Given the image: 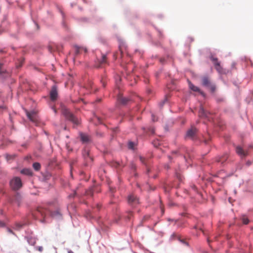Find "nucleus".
I'll return each mask as SVG.
<instances>
[{
    "label": "nucleus",
    "mask_w": 253,
    "mask_h": 253,
    "mask_svg": "<svg viewBox=\"0 0 253 253\" xmlns=\"http://www.w3.org/2000/svg\"><path fill=\"white\" fill-rule=\"evenodd\" d=\"M22 225H21L20 224H17V226H18L17 228H21L22 227Z\"/></svg>",
    "instance_id": "nucleus-29"
},
{
    "label": "nucleus",
    "mask_w": 253,
    "mask_h": 253,
    "mask_svg": "<svg viewBox=\"0 0 253 253\" xmlns=\"http://www.w3.org/2000/svg\"><path fill=\"white\" fill-rule=\"evenodd\" d=\"M26 114L28 118L32 122L36 123L38 121L37 113L35 111L31 112H26Z\"/></svg>",
    "instance_id": "nucleus-5"
},
{
    "label": "nucleus",
    "mask_w": 253,
    "mask_h": 253,
    "mask_svg": "<svg viewBox=\"0 0 253 253\" xmlns=\"http://www.w3.org/2000/svg\"><path fill=\"white\" fill-rule=\"evenodd\" d=\"M197 132V129L194 127H192L190 129H189L187 131L186 137L187 138H189L190 139H194L196 136Z\"/></svg>",
    "instance_id": "nucleus-7"
},
{
    "label": "nucleus",
    "mask_w": 253,
    "mask_h": 253,
    "mask_svg": "<svg viewBox=\"0 0 253 253\" xmlns=\"http://www.w3.org/2000/svg\"><path fill=\"white\" fill-rule=\"evenodd\" d=\"M18 199H20V196L19 195H17L16 196V200L18 201Z\"/></svg>",
    "instance_id": "nucleus-27"
},
{
    "label": "nucleus",
    "mask_w": 253,
    "mask_h": 253,
    "mask_svg": "<svg viewBox=\"0 0 253 253\" xmlns=\"http://www.w3.org/2000/svg\"><path fill=\"white\" fill-rule=\"evenodd\" d=\"M5 74L6 76L8 75V73L6 72V69L3 67V64L0 63V75L3 76Z\"/></svg>",
    "instance_id": "nucleus-13"
},
{
    "label": "nucleus",
    "mask_w": 253,
    "mask_h": 253,
    "mask_svg": "<svg viewBox=\"0 0 253 253\" xmlns=\"http://www.w3.org/2000/svg\"><path fill=\"white\" fill-rule=\"evenodd\" d=\"M242 221H243V223L245 224H247L249 222V220L248 218L245 216H244L242 217Z\"/></svg>",
    "instance_id": "nucleus-21"
},
{
    "label": "nucleus",
    "mask_w": 253,
    "mask_h": 253,
    "mask_svg": "<svg viewBox=\"0 0 253 253\" xmlns=\"http://www.w3.org/2000/svg\"><path fill=\"white\" fill-rule=\"evenodd\" d=\"M99 67L102 66L103 65L107 63V58L106 56L104 54H103L102 55L101 60H100L99 61Z\"/></svg>",
    "instance_id": "nucleus-16"
},
{
    "label": "nucleus",
    "mask_w": 253,
    "mask_h": 253,
    "mask_svg": "<svg viewBox=\"0 0 253 253\" xmlns=\"http://www.w3.org/2000/svg\"><path fill=\"white\" fill-rule=\"evenodd\" d=\"M40 213L41 214L42 216H44V215H45L44 213H42L41 212V213Z\"/></svg>",
    "instance_id": "nucleus-31"
},
{
    "label": "nucleus",
    "mask_w": 253,
    "mask_h": 253,
    "mask_svg": "<svg viewBox=\"0 0 253 253\" xmlns=\"http://www.w3.org/2000/svg\"><path fill=\"white\" fill-rule=\"evenodd\" d=\"M236 152L242 157H245L248 155L247 152L244 151L243 149L239 146L236 147Z\"/></svg>",
    "instance_id": "nucleus-10"
},
{
    "label": "nucleus",
    "mask_w": 253,
    "mask_h": 253,
    "mask_svg": "<svg viewBox=\"0 0 253 253\" xmlns=\"http://www.w3.org/2000/svg\"><path fill=\"white\" fill-rule=\"evenodd\" d=\"M228 157L227 155L223 156L222 158H220V160H218V162H220L223 163L225 161H226Z\"/></svg>",
    "instance_id": "nucleus-22"
},
{
    "label": "nucleus",
    "mask_w": 253,
    "mask_h": 253,
    "mask_svg": "<svg viewBox=\"0 0 253 253\" xmlns=\"http://www.w3.org/2000/svg\"><path fill=\"white\" fill-rule=\"evenodd\" d=\"M171 220H172L171 219H170V218L168 219V221H171Z\"/></svg>",
    "instance_id": "nucleus-36"
},
{
    "label": "nucleus",
    "mask_w": 253,
    "mask_h": 253,
    "mask_svg": "<svg viewBox=\"0 0 253 253\" xmlns=\"http://www.w3.org/2000/svg\"><path fill=\"white\" fill-rule=\"evenodd\" d=\"M127 201L128 204L132 206H135L139 203L138 198L133 194L128 196Z\"/></svg>",
    "instance_id": "nucleus-4"
},
{
    "label": "nucleus",
    "mask_w": 253,
    "mask_h": 253,
    "mask_svg": "<svg viewBox=\"0 0 253 253\" xmlns=\"http://www.w3.org/2000/svg\"><path fill=\"white\" fill-rule=\"evenodd\" d=\"M89 194H90L92 195V192H91V191H90V192H89Z\"/></svg>",
    "instance_id": "nucleus-37"
},
{
    "label": "nucleus",
    "mask_w": 253,
    "mask_h": 253,
    "mask_svg": "<svg viewBox=\"0 0 253 253\" xmlns=\"http://www.w3.org/2000/svg\"><path fill=\"white\" fill-rule=\"evenodd\" d=\"M151 134H153L154 133V129L153 128H150L149 129Z\"/></svg>",
    "instance_id": "nucleus-25"
},
{
    "label": "nucleus",
    "mask_w": 253,
    "mask_h": 253,
    "mask_svg": "<svg viewBox=\"0 0 253 253\" xmlns=\"http://www.w3.org/2000/svg\"><path fill=\"white\" fill-rule=\"evenodd\" d=\"M33 167L34 169L37 171L40 170V169H41V165L39 163H34L33 164Z\"/></svg>",
    "instance_id": "nucleus-18"
},
{
    "label": "nucleus",
    "mask_w": 253,
    "mask_h": 253,
    "mask_svg": "<svg viewBox=\"0 0 253 253\" xmlns=\"http://www.w3.org/2000/svg\"><path fill=\"white\" fill-rule=\"evenodd\" d=\"M134 145H135V144L134 142H129L128 143V147L129 149H133L134 148Z\"/></svg>",
    "instance_id": "nucleus-20"
},
{
    "label": "nucleus",
    "mask_w": 253,
    "mask_h": 253,
    "mask_svg": "<svg viewBox=\"0 0 253 253\" xmlns=\"http://www.w3.org/2000/svg\"><path fill=\"white\" fill-rule=\"evenodd\" d=\"M21 173L27 175H31L32 171L30 169H24L21 170Z\"/></svg>",
    "instance_id": "nucleus-15"
},
{
    "label": "nucleus",
    "mask_w": 253,
    "mask_h": 253,
    "mask_svg": "<svg viewBox=\"0 0 253 253\" xmlns=\"http://www.w3.org/2000/svg\"><path fill=\"white\" fill-rule=\"evenodd\" d=\"M62 112L67 119L72 121L75 124L78 125L79 124L78 119L76 118L67 108L65 107L62 108Z\"/></svg>",
    "instance_id": "nucleus-1"
},
{
    "label": "nucleus",
    "mask_w": 253,
    "mask_h": 253,
    "mask_svg": "<svg viewBox=\"0 0 253 253\" xmlns=\"http://www.w3.org/2000/svg\"><path fill=\"white\" fill-rule=\"evenodd\" d=\"M212 60L213 62L216 70L220 73L222 72V68L220 65V63L217 61V59L215 58H212Z\"/></svg>",
    "instance_id": "nucleus-9"
},
{
    "label": "nucleus",
    "mask_w": 253,
    "mask_h": 253,
    "mask_svg": "<svg viewBox=\"0 0 253 253\" xmlns=\"http://www.w3.org/2000/svg\"><path fill=\"white\" fill-rule=\"evenodd\" d=\"M81 140L83 143H89L91 142V137L90 135L84 133H80V134Z\"/></svg>",
    "instance_id": "nucleus-6"
},
{
    "label": "nucleus",
    "mask_w": 253,
    "mask_h": 253,
    "mask_svg": "<svg viewBox=\"0 0 253 253\" xmlns=\"http://www.w3.org/2000/svg\"><path fill=\"white\" fill-rule=\"evenodd\" d=\"M10 185L11 188L14 190L20 189L22 186V183L20 178L15 177L10 181Z\"/></svg>",
    "instance_id": "nucleus-2"
},
{
    "label": "nucleus",
    "mask_w": 253,
    "mask_h": 253,
    "mask_svg": "<svg viewBox=\"0 0 253 253\" xmlns=\"http://www.w3.org/2000/svg\"><path fill=\"white\" fill-rule=\"evenodd\" d=\"M68 253H74V252L73 251H72L71 250H69L68 251Z\"/></svg>",
    "instance_id": "nucleus-30"
},
{
    "label": "nucleus",
    "mask_w": 253,
    "mask_h": 253,
    "mask_svg": "<svg viewBox=\"0 0 253 253\" xmlns=\"http://www.w3.org/2000/svg\"><path fill=\"white\" fill-rule=\"evenodd\" d=\"M189 86L191 90H192L193 91L200 92V93H201L202 94H203V93L202 91H201L200 89H199V88L198 87L195 86L194 84H193L191 83H189Z\"/></svg>",
    "instance_id": "nucleus-12"
},
{
    "label": "nucleus",
    "mask_w": 253,
    "mask_h": 253,
    "mask_svg": "<svg viewBox=\"0 0 253 253\" xmlns=\"http://www.w3.org/2000/svg\"><path fill=\"white\" fill-rule=\"evenodd\" d=\"M132 167H133L134 169H135V166H133Z\"/></svg>",
    "instance_id": "nucleus-38"
},
{
    "label": "nucleus",
    "mask_w": 253,
    "mask_h": 253,
    "mask_svg": "<svg viewBox=\"0 0 253 253\" xmlns=\"http://www.w3.org/2000/svg\"><path fill=\"white\" fill-rule=\"evenodd\" d=\"M84 156L85 158V159H89L90 161H92V158L89 155V153L88 151H85L84 153Z\"/></svg>",
    "instance_id": "nucleus-19"
},
{
    "label": "nucleus",
    "mask_w": 253,
    "mask_h": 253,
    "mask_svg": "<svg viewBox=\"0 0 253 253\" xmlns=\"http://www.w3.org/2000/svg\"><path fill=\"white\" fill-rule=\"evenodd\" d=\"M149 172V169H147V172Z\"/></svg>",
    "instance_id": "nucleus-39"
},
{
    "label": "nucleus",
    "mask_w": 253,
    "mask_h": 253,
    "mask_svg": "<svg viewBox=\"0 0 253 253\" xmlns=\"http://www.w3.org/2000/svg\"><path fill=\"white\" fill-rule=\"evenodd\" d=\"M199 115L200 117H207V114L204 110L203 108L201 107L199 112Z\"/></svg>",
    "instance_id": "nucleus-17"
},
{
    "label": "nucleus",
    "mask_w": 253,
    "mask_h": 253,
    "mask_svg": "<svg viewBox=\"0 0 253 253\" xmlns=\"http://www.w3.org/2000/svg\"><path fill=\"white\" fill-rule=\"evenodd\" d=\"M8 231L10 232V233H12V231L10 229H8Z\"/></svg>",
    "instance_id": "nucleus-33"
},
{
    "label": "nucleus",
    "mask_w": 253,
    "mask_h": 253,
    "mask_svg": "<svg viewBox=\"0 0 253 253\" xmlns=\"http://www.w3.org/2000/svg\"><path fill=\"white\" fill-rule=\"evenodd\" d=\"M75 47L76 54H79L82 51H84L85 53H86L87 51V49L86 47H79L78 46H76Z\"/></svg>",
    "instance_id": "nucleus-11"
},
{
    "label": "nucleus",
    "mask_w": 253,
    "mask_h": 253,
    "mask_svg": "<svg viewBox=\"0 0 253 253\" xmlns=\"http://www.w3.org/2000/svg\"><path fill=\"white\" fill-rule=\"evenodd\" d=\"M118 100L119 101V102L121 103L124 104V105L126 104L127 103V102L128 101V99L127 98L123 97L121 95L119 96Z\"/></svg>",
    "instance_id": "nucleus-14"
},
{
    "label": "nucleus",
    "mask_w": 253,
    "mask_h": 253,
    "mask_svg": "<svg viewBox=\"0 0 253 253\" xmlns=\"http://www.w3.org/2000/svg\"><path fill=\"white\" fill-rule=\"evenodd\" d=\"M96 207L99 210L100 208V207H101V205H100L99 204H97L96 205Z\"/></svg>",
    "instance_id": "nucleus-28"
},
{
    "label": "nucleus",
    "mask_w": 253,
    "mask_h": 253,
    "mask_svg": "<svg viewBox=\"0 0 253 253\" xmlns=\"http://www.w3.org/2000/svg\"><path fill=\"white\" fill-rule=\"evenodd\" d=\"M139 160L142 164H146V159L145 158L143 157L142 156H140Z\"/></svg>",
    "instance_id": "nucleus-23"
},
{
    "label": "nucleus",
    "mask_w": 253,
    "mask_h": 253,
    "mask_svg": "<svg viewBox=\"0 0 253 253\" xmlns=\"http://www.w3.org/2000/svg\"><path fill=\"white\" fill-rule=\"evenodd\" d=\"M203 85L208 87L212 92L215 91L216 87L214 84L211 83L210 79L208 77H204L202 79Z\"/></svg>",
    "instance_id": "nucleus-3"
},
{
    "label": "nucleus",
    "mask_w": 253,
    "mask_h": 253,
    "mask_svg": "<svg viewBox=\"0 0 253 253\" xmlns=\"http://www.w3.org/2000/svg\"><path fill=\"white\" fill-rule=\"evenodd\" d=\"M191 188H192V189H193L195 191H197V188L196 187V186L194 185H192L191 186Z\"/></svg>",
    "instance_id": "nucleus-24"
},
{
    "label": "nucleus",
    "mask_w": 253,
    "mask_h": 253,
    "mask_svg": "<svg viewBox=\"0 0 253 253\" xmlns=\"http://www.w3.org/2000/svg\"><path fill=\"white\" fill-rule=\"evenodd\" d=\"M53 109L54 111L55 112V113H56V110H55V109L53 107Z\"/></svg>",
    "instance_id": "nucleus-34"
},
{
    "label": "nucleus",
    "mask_w": 253,
    "mask_h": 253,
    "mask_svg": "<svg viewBox=\"0 0 253 253\" xmlns=\"http://www.w3.org/2000/svg\"><path fill=\"white\" fill-rule=\"evenodd\" d=\"M89 217L90 218H92V216L91 215H89Z\"/></svg>",
    "instance_id": "nucleus-35"
},
{
    "label": "nucleus",
    "mask_w": 253,
    "mask_h": 253,
    "mask_svg": "<svg viewBox=\"0 0 253 253\" xmlns=\"http://www.w3.org/2000/svg\"><path fill=\"white\" fill-rule=\"evenodd\" d=\"M4 225V223L2 221H0V227H3Z\"/></svg>",
    "instance_id": "nucleus-26"
},
{
    "label": "nucleus",
    "mask_w": 253,
    "mask_h": 253,
    "mask_svg": "<svg viewBox=\"0 0 253 253\" xmlns=\"http://www.w3.org/2000/svg\"><path fill=\"white\" fill-rule=\"evenodd\" d=\"M58 96L57 88L55 85H53L50 91V98L52 101L55 100Z\"/></svg>",
    "instance_id": "nucleus-8"
},
{
    "label": "nucleus",
    "mask_w": 253,
    "mask_h": 253,
    "mask_svg": "<svg viewBox=\"0 0 253 253\" xmlns=\"http://www.w3.org/2000/svg\"><path fill=\"white\" fill-rule=\"evenodd\" d=\"M152 118H153V121H155V119H154V115H152Z\"/></svg>",
    "instance_id": "nucleus-32"
}]
</instances>
